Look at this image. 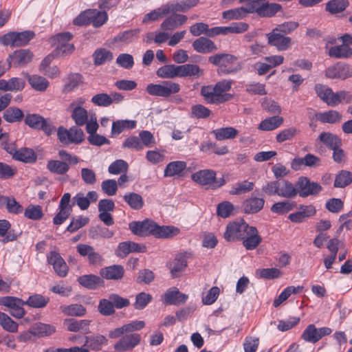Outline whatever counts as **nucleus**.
<instances>
[{
  "instance_id": "obj_1",
  "label": "nucleus",
  "mask_w": 352,
  "mask_h": 352,
  "mask_svg": "<svg viewBox=\"0 0 352 352\" xmlns=\"http://www.w3.org/2000/svg\"><path fill=\"white\" fill-rule=\"evenodd\" d=\"M228 242L241 241L248 250L255 249L262 241L256 227L249 226L243 219L230 222L223 233Z\"/></svg>"
},
{
  "instance_id": "obj_2",
  "label": "nucleus",
  "mask_w": 352,
  "mask_h": 352,
  "mask_svg": "<svg viewBox=\"0 0 352 352\" xmlns=\"http://www.w3.org/2000/svg\"><path fill=\"white\" fill-rule=\"evenodd\" d=\"M129 227L133 234L141 237L153 235L156 238H170L179 232V230L175 226H161L148 219L142 221H132Z\"/></svg>"
},
{
  "instance_id": "obj_3",
  "label": "nucleus",
  "mask_w": 352,
  "mask_h": 352,
  "mask_svg": "<svg viewBox=\"0 0 352 352\" xmlns=\"http://www.w3.org/2000/svg\"><path fill=\"white\" fill-rule=\"evenodd\" d=\"M262 190L267 195H277L286 199H292L296 196V184H293L287 179L269 182L263 186Z\"/></svg>"
},
{
  "instance_id": "obj_4",
  "label": "nucleus",
  "mask_w": 352,
  "mask_h": 352,
  "mask_svg": "<svg viewBox=\"0 0 352 352\" xmlns=\"http://www.w3.org/2000/svg\"><path fill=\"white\" fill-rule=\"evenodd\" d=\"M238 58L231 54L219 53L210 56L208 62L218 67L217 72L219 74H232L236 73L239 68L232 65L237 61Z\"/></svg>"
},
{
  "instance_id": "obj_5",
  "label": "nucleus",
  "mask_w": 352,
  "mask_h": 352,
  "mask_svg": "<svg viewBox=\"0 0 352 352\" xmlns=\"http://www.w3.org/2000/svg\"><path fill=\"white\" fill-rule=\"evenodd\" d=\"M217 173L211 169H204L195 172L191 175L193 182L200 186H205L207 189L215 190L226 184L223 177L217 178Z\"/></svg>"
},
{
  "instance_id": "obj_6",
  "label": "nucleus",
  "mask_w": 352,
  "mask_h": 352,
  "mask_svg": "<svg viewBox=\"0 0 352 352\" xmlns=\"http://www.w3.org/2000/svg\"><path fill=\"white\" fill-rule=\"evenodd\" d=\"M25 124L30 128L42 131L46 135H52L56 131V127L50 118H45L40 114H28L24 119Z\"/></svg>"
},
{
  "instance_id": "obj_7",
  "label": "nucleus",
  "mask_w": 352,
  "mask_h": 352,
  "mask_svg": "<svg viewBox=\"0 0 352 352\" xmlns=\"http://www.w3.org/2000/svg\"><path fill=\"white\" fill-rule=\"evenodd\" d=\"M147 93L153 96L168 98L180 91V85L172 81H163L160 84H148L146 88Z\"/></svg>"
},
{
  "instance_id": "obj_8",
  "label": "nucleus",
  "mask_w": 352,
  "mask_h": 352,
  "mask_svg": "<svg viewBox=\"0 0 352 352\" xmlns=\"http://www.w3.org/2000/svg\"><path fill=\"white\" fill-rule=\"evenodd\" d=\"M34 35L32 31L12 32L0 37V43L3 45H10L12 47L25 46L29 43Z\"/></svg>"
},
{
  "instance_id": "obj_9",
  "label": "nucleus",
  "mask_w": 352,
  "mask_h": 352,
  "mask_svg": "<svg viewBox=\"0 0 352 352\" xmlns=\"http://www.w3.org/2000/svg\"><path fill=\"white\" fill-rule=\"evenodd\" d=\"M57 136L59 141L63 144H80L84 140V133L77 126L71 127L69 130L60 126L57 130Z\"/></svg>"
},
{
  "instance_id": "obj_10",
  "label": "nucleus",
  "mask_w": 352,
  "mask_h": 352,
  "mask_svg": "<svg viewBox=\"0 0 352 352\" xmlns=\"http://www.w3.org/2000/svg\"><path fill=\"white\" fill-rule=\"evenodd\" d=\"M296 195L298 194L301 197H307L309 196H316L322 190V186L315 182H311L307 177H300L296 182Z\"/></svg>"
},
{
  "instance_id": "obj_11",
  "label": "nucleus",
  "mask_w": 352,
  "mask_h": 352,
  "mask_svg": "<svg viewBox=\"0 0 352 352\" xmlns=\"http://www.w3.org/2000/svg\"><path fill=\"white\" fill-rule=\"evenodd\" d=\"M325 76L330 79L344 80L352 77V67L344 63L338 62L326 69Z\"/></svg>"
},
{
  "instance_id": "obj_12",
  "label": "nucleus",
  "mask_w": 352,
  "mask_h": 352,
  "mask_svg": "<svg viewBox=\"0 0 352 352\" xmlns=\"http://www.w3.org/2000/svg\"><path fill=\"white\" fill-rule=\"evenodd\" d=\"M200 94L206 103L212 104H221L232 98V95L219 94L212 85L203 86L201 88Z\"/></svg>"
},
{
  "instance_id": "obj_13",
  "label": "nucleus",
  "mask_w": 352,
  "mask_h": 352,
  "mask_svg": "<svg viewBox=\"0 0 352 352\" xmlns=\"http://www.w3.org/2000/svg\"><path fill=\"white\" fill-rule=\"evenodd\" d=\"M25 305V301L13 296H5L0 298V305L10 308V314L16 318H23L25 311L23 306Z\"/></svg>"
},
{
  "instance_id": "obj_14",
  "label": "nucleus",
  "mask_w": 352,
  "mask_h": 352,
  "mask_svg": "<svg viewBox=\"0 0 352 352\" xmlns=\"http://www.w3.org/2000/svg\"><path fill=\"white\" fill-rule=\"evenodd\" d=\"M266 37L268 45L276 47L278 51H285L290 48L292 44V38L289 36L274 30L266 34Z\"/></svg>"
},
{
  "instance_id": "obj_15",
  "label": "nucleus",
  "mask_w": 352,
  "mask_h": 352,
  "mask_svg": "<svg viewBox=\"0 0 352 352\" xmlns=\"http://www.w3.org/2000/svg\"><path fill=\"white\" fill-rule=\"evenodd\" d=\"M141 336L139 333H126L113 346L116 352L131 351L140 343Z\"/></svg>"
},
{
  "instance_id": "obj_16",
  "label": "nucleus",
  "mask_w": 352,
  "mask_h": 352,
  "mask_svg": "<svg viewBox=\"0 0 352 352\" xmlns=\"http://www.w3.org/2000/svg\"><path fill=\"white\" fill-rule=\"evenodd\" d=\"M331 331V329L329 327L317 329L314 324H309L305 329L301 337L305 341L316 343L323 336L329 335Z\"/></svg>"
},
{
  "instance_id": "obj_17",
  "label": "nucleus",
  "mask_w": 352,
  "mask_h": 352,
  "mask_svg": "<svg viewBox=\"0 0 352 352\" xmlns=\"http://www.w3.org/2000/svg\"><path fill=\"white\" fill-rule=\"evenodd\" d=\"M321 159L311 154L307 153L304 157H295L291 162V167L294 170H298L302 166L315 168L321 165Z\"/></svg>"
},
{
  "instance_id": "obj_18",
  "label": "nucleus",
  "mask_w": 352,
  "mask_h": 352,
  "mask_svg": "<svg viewBox=\"0 0 352 352\" xmlns=\"http://www.w3.org/2000/svg\"><path fill=\"white\" fill-rule=\"evenodd\" d=\"M33 53L30 50L21 49L15 50L8 56L14 67H24L32 60Z\"/></svg>"
},
{
  "instance_id": "obj_19",
  "label": "nucleus",
  "mask_w": 352,
  "mask_h": 352,
  "mask_svg": "<svg viewBox=\"0 0 352 352\" xmlns=\"http://www.w3.org/2000/svg\"><path fill=\"white\" fill-rule=\"evenodd\" d=\"M77 252L82 256H87L90 265H100L103 261L102 256L95 252L94 248L89 245L80 243L76 246Z\"/></svg>"
},
{
  "instance_id": "obj_20",
  "label": "nucleus",
  "mask_w": 352,
  "mask_h": 352,
  "mask_svg": "<svg viewBox=\"0 0 352 352\" xmlns=\"http://www.w3.org/2000/svg\"><path fill=\"white\" fill-rule=\"evenodd\" d=\"M264 204L263 198L251 196L242 202L241 210L245 214H255L263 208Z\"/></svg>"
},
{
  "instance_id": "obj_21",
  "label": "nucleus",
  "mask_w": 352,
  "mask_h": 352,
  "mask_svg": "<svg viewBox=\"0 0 352 352\" xmlns=\"http://www.w3.org/2000/svg\"><path fill=\"white\" fill-rule=\"evenodd\" d=\"M188 296L179 291L176 287L168 289L163 295V302L165 305H179L184 304Z\"/></svg>"
},
{
  "instance_id": "obj_22",
  "label": "nucleus",
  "mask_w": 352,
  "mask_h": 352,
  "mask_svg": "<svg viewBox=\"0 0 352 352\" xmlns=\"http://www.w3.org/2000/svg\"><path fill=\"white\" fill-rule=\"evenodd\" d=\"M47 261L53 265L54 271L59 276L65 277L67 274V265L59 253L51 252L47 256Z\"/></svg>"
},
{
  "instance_id": "obj_23",
  "label": "nucleus",
  "mask_w": 352,
  "mask_h": 352,
  "mask_svg": "<svg viewBox=\"0 0 352 352\" xmlns=\"http://www.w3.org/2000/svg\"><path fill=\"white\" fill-rule=\"evenodd\" d=\"M85 344L82 346H87V349L94 351H101L103 346L108 344L107 338L101 334L87 336L85 337Z\"/></svg>"
},
{
  "instance_id": "obj_24",
  "label": "nucleus",
  "mask_w": 352,
  "mask_h": 352,
  "mask_svg": "<svg viewBox=\"0 0 352 352\" xmlns=\"http://www.w3.org/2000/svg\"><path fill=\"white\" fill-rule=\"evenodd\" d=\"M187 20L186 15L173 14L161 23L160 28L164 31H171L185 24Z\"/></svg>"
},
{
  "instance_id": "obj_25",
  "label": "nucleus",
  "mask_w": 352,
  "mask_h": 352,
  "mask_svg": "<svg viewBox=\"0 0 352 352\" xmlns=\"http://www.w3.org/2000/svg\"><path fill=\"white\" fill-rule=\"evenodd\" d=\"M124 268L121 265H113L101 269L100 274L107 280H118L124 275Z\"/></svg>"
},
{
  "instance_id": "obj_26",
  "label": "nucleus",
  "mask_w": 352,
  "mask_h": 352,
  "mask_svg": "<svg viewBox=\"0 0 352 352\" xmlns=\"http://www.w3.org/2000/svg\"><path fill=\"white\" fill-rule=\"evenodd\" d=\"M282 10L281 5L276 3H263L258 8H252V13H256L261 17H272Z\"/></svg>"
},
{
  "instance_id": "obj_27",
  "label": "nucleus",
  "mask_w": 352,
  "mask_h": 352,
  "mask_svg": "<svg viewBox=\"0 0 352 352\" xmlns=\"http://www.w3.org/2000/svg\"><path fill=\"white\" fill-rule=\"evenodd\" d=\"M316 213L315 207L312 205H300V210L289 214V219L296 223H302L305 219L314 216Z\"/></svg>"
},
{
  "instance_id": "obj_28",
  "label": "nucleus",
  "mask_w": 352,
  "mask_h": 352,
  "mask_svg": "<svg viewBox=\"0 0 352 352\" xmlns=\"http://www.w3.org/2000/svg\"><path fill=\"white\" fill-rule=\"evenodd\" d=\"M192 45L194 50L201 54L210 53L218 49L212 40L204 36H201L195 40Z\"/></svg>"
},
{
  "instance_id": "obj_29",
  "label": "nucleus",
  "mask_w": 352,
  "mask_h": 352,
  "mask_svg": "<svg viewBox=\"0 0 352 352\" xmlns=\"http://www.w3.org/2000/svg\"><path fill=\"white\" fill-rule=\"evenodd\" d=\"M204 74V71L199 65L195 64H184L179 65V77H192L199 78Z\"/></svg>"
},
{
  "instance_id": "obj_30",
  "label": "nucleus",
  "mask_w": 352,
  "mask_h": 352,
  "mask_svg": "<svg viewBox=\"0 0 352 352\" xmlns=\"http://www.w3.org/2000/svg\"><path fill=\"white\" fill-rule=\"evenodd\" d=\"M78 282L89 289H96L104 285L102 278L94 274L82 275L78 278Z\"/></svg>"
},
{
  "instance_id": "obj_31",
  "label": "nucleus",
  "mask_w": 352,
  "mask_h": 352,
  "mask_svg": "<svg viewBox=\"0 0 352 352\" xmlns=\"http://www.w3.org/2000/svg\"><path fill=\"white\" fill-rule=\"evenodd\" d=\"M83 76L79 73H71L65 78L63 93L71 92L83 83Z\"/></svg>"
},
{
  "instance_id": "obj_32",
  "label": "nucleus",
  "mask_w": 352,
  "mask_h": 352,
  "mask_svg": "<svg viewBox=\"0 0 352 352\" xmlns=\"http://www.w3.org/2000/svg\"><path fill=\"white\" fill-rule=\"evenodd\" d=\"M91 320H76L70 319L67 322V330L72 332L82 331L84 333L87 334L90 333L89 324Z\"/></svg>"
},
{
  "instance_id": "obj_33",
  "label": "nucleus",
  "mask_w": 352,
  "mask_h": 352,
  "mask_svg": "<svg viewBox=\"0 0 352 352\" xmlns=\"http://www.w3.org/2000/svg\"><path fill=\"white\" fill-rule=\"evenodd\" d=\"M318 138L331 150L336 148L338 146H341L342 144L340 138L329 132H323L320 133Z\"/></svg>"
},
{
  "instance_id": "obj_34",
  "label": "nucleus",
  "mask_w": 352,
  "mask_h": 352,
  "mask_svg": "<svg viewBox=\"0 0 352 352\" xmlns=\"http://www.w3.org/2000/svg\"><path fill=\"white\" fill-rule=\"evenodd\" d=\"M26 78L31 87L36 91H44L49 87V81L43 76L27 74Z\"/></svg>"
},
{
  "instance_id": "obj_35",
  "label": "nucleus",
  "mask_w": 352,
  "mask_h": 352,
  "mask_svg": "<svg viewBox=\"0 0 352 352\" xmlns=\"http://www.w3.org/2000/svg\"><path fill=\"white\" fill-rule=\"evenodd\" d=\"M249 13H252V8L242 6L223 12L222 17L227 20H237L245 17Z\"/></svg>"
},
{
  "instance_id": "obj_36",
  "label": "nucleus",
  "mask_w": 352,
  "mask_h": 352,
  "mask_svg": "<svg viewBox=\"0 0 352 352\" xmlns=\"http://www.w3.org/2000/svg\"><path fill=\"white\" fill-rule=\"evenodd\" d=\"M296 207L295 201L288 199L274 204L270 208L273 213L283 215L294 210Z\"/></svg>"
},
{
  "instance_id": "obj_37",
  "label": "nucleus",
  "mask_w": 352,
  "mask_h": 352,
  "mask_svg": "<svg viewBox=\"0 0 352 352\" xmlns=\"http://www.w3.org/2000/svg\"><path fill=\"white\" fill-rule=\"evenodd\" d=\"M212 133L214 134L217 140L221 141L234 139L239 134V131L234 127L228 126L214 129Z\"/></svg>"
},
{
  "instance_id": "obj_38",
  "label": "nucleus",
  "mask_w": 352,
  "mask_h": 352,
  "mask_svg": "<svg viewBox=\"0 0 352 352\" xmlns=\"http://www.w3.org/2000/svg\"><path fill=\"white\" fill-rule=\"evenodd\" d=\"M318 120L322 123L336 124L342 120V114L336 110H329L318 115Z\"/></svg>"
},
{
  "instance_id": "obj_39",
  "label": "nucleus",
  "mask_w": 352,
  "mask_h": 352,
  "mask_svg": "<svg viewBox=\"0 0 352 352\" xmlns=\"http://www.w3.org/2000/svg\"><path fill=\"white\" fill-rule=\"evenodd\" d=\"M329 55L336 58H348L352 56V48L347 45H340L331 47Z\"/></svg>"
},
{
  "instance_id": "obj_40",
  "label": "nucleus",
  "mask_w": 352,
  "mask_h": 352,
  "mask_svg": "<svg viewBox=\"0 0 352 352\" xmlns=\"http://www.w3.org/2000/svg\"><path fill=\"white\" fill-rule=\"evenodd\" d=\"M123 199L129 207L133 210H139L144 206L142 197L136 192H127L123 196Z\"/></svg>"
},
{
  "instance_id": "obj_41",
  "label": "nucleus",
  "mask_w": 352,
  "mask_h": 352,
  "mask_svg": "<svg viewBox=\"0 0 352 352\" xmlns=\"http://www.w3.org/2000/svg\"><path fill=\"white\" fill-rule=\"evenodd\" d=\"M283 121V118L278 116L270 117L261 121L258 125V129L261 131H272L279 127Z\"/></svg>"
},
{
  "instance_id": "obj_42",
  "label": "nucleus",
  "mask_w": 352,
  "mask_h": 352,
  "mask_svg": "<svg viewBox=\"0 0 352 352\" xmlns=\"http://www.w3.org/2000/svg\"><path fill=\"white\" fill-rule=\"evenodd\" d=\"M351 184H352V173L346 170H342L336 174L333 186L343 188Z\"/></svg>"
},
{
  "instance_id": "obj_43",
  "label": "nucleus",
  "mask_w": 352,
  "mask_h": 352,
  "mask_svg": "<svg viewBox=\"0 0 352 352\" xmlns=\"http://www.w3.org/2000/svg\"><path fill=\"white\" fill-rule=\"evenodd\" d=\"M186 168V163L183 161H174L168 163L164 170L165 177L180 175Z\"/></svg>"
},
{
  "instance_id": "obj_44",
  "label": "nucleus",
  "mask_w": 352,
  "mask_h": 352,
  "mask_svg": "<svg viewBox=\"0 0 352 352\" xmlns=\"http://www.w3.org/2000/svg\"><path fill=\"white\" fill-rule=\"evenodd\" d=\"M47 168L52 173L64 175L69 170V165L61 160H51L47 162Z\"/></svg>"
},
{
  "instance_id": "obj_45",
  "label": "nucleus",
  "mask_w": 352,
  "mask_h": 352,
  "mask_svg": "<svg viewBox=\"0 0 352 352\" xmlns=\"http://www.w3.org/2000/svg\"><path fill=\"white\" fill-rule=\"evenodd\" d=\"M349 5L348 0H330L326 3L325 10L331 14L343 12Z\"/></svg>"
},
{
  "instance_id": "obj_46",
  "label": "nucleus",
  "mask_w": 352,
  "mask_h": 352,
  "mask_svg": "<svg viewBox=\"0 0 352 352\" xmlns=\"http://www.w3.org/2000/svg\"><path fill=\"white\" fill-rule=\"evenodd\" d=\"M14 159L25 163H33L36 160V155L32 149L24 148L14 152Z\"/></svg>"
},
{
  "instance_id": "obj_47",
  "label": "nucleus",
  "mask_w": 352,
  "mask_h": 352,
  "mask_svg": "<svg viewBox=\"0 0 352 352\" xmlns=\"http://www.w3.org/2000/svg\"><path fill=\"white\" fill-rule=\"evenodd\" d=\"M156 74L162 78H175L179 77V65H166L160 67Z\"/></svg>"
},
{
  "instance_id": "obj_48",
  "label": "nucleus",
  "mask_w": 352,
  "mask_h": 352,
  "mask_svg": "<svg viewBox=\"0 0 352 352\" xmlns=\"http://www.w3.org/2000/svg\"><path fill=\"white\" fill-rule=\"evenodd\" d=\"M49 302V297L38 294H34L29 296L28 300L25 301V304L30 307L40 309L45 307Z\"/></svg>"
},
{
  "instance_id": "obj_49",
  "label": "nucleus",
  "mask_w": 352,
  "mask_h": 352,
  "mask_svg": "<svg viewBox=\"0 0 352 352\" xmlns=\"http://www.w3.org/2000/svg\"><path fill=\"white\" fill-rule=\"evenodd\" d=\"M254 184L248 180L239 182L234 184L229 193L232 195H240L252 191L254 188Z\"/></svg>"
},
{
  "instance_id": "obj_50",
  "label": "nucleus",
  "mask_w": 352,
  "mask_h": 352,
  "mask_svg": "<svg viewBox=\"0 0 352 352\" xmlns=\"http://www.w3.org/2000/svg\"><path fill=\"white\" fill-rule=\"evenodd\" d=\"M24 117L23 111L17 107H9L3 113V119L9 122L13 123L20 122Z\"/></svg>"
},
{
  "instance_id": "obj_51",
  "label": "nucleus",
  "mask_w": 352,
  "mask_h": 352,
  "mask_svg": "<svg viewBox=\"0 0 352 352\" xmlns=\"http://www.w3.org/2000/svg\"><path fill=\"white\" fill-rule=\"evenodd\" d=\"M55 331L54 327L39 322L32 327L31 333L38 337H44L52 335Z\"/></svg>"
},
{
  "instance_id": "obj_52",
  "label": "nucleus",
  "mask_w": 352,
  "mask_h": 352,
  "mask_svg": "<svg viewBox=\"0 0 352 352\" xmlns=\"http://www.w3.org/2000/svg\"><path fill=\"white\" fill-rule=\"evenodd\" d=\"M71 115L77 126H83L88 120L87 111L82 107H74Z\"/></svg>"
},
{
  "instance_id": "obj_53",
  "label": "nucleus",
  "mask_w": 352,
  "mask_h": 352,
  "mask_svg": "<svg viewBox=\"0 0 352 352\" xmlns=\"http://www.w3.org/2000/svg\"><path fill=\"white\" fill-rule=\"evenodd\" d=\"M136 126L135 120H117L112 124V134H120L125 129H133Z\"/></svg>"
},
{
  "instance_id": "obj_54",
  "label": "nucleus",
  "mask_w": 352,
  "mask_h": 352,
  "mask_svg": "<svg viewBox=\"0 0 352 352\" xmlns=\"http://www.w3.org/2000/svg\"><path fill=\"white\" fill-rule=\"evenodd\" d=\"M169 14L168 8L166 4L163 5L160 8H158L151 12L146 14L143 18V23H147L149 21H157L160 18L164 17Z\"/></svg>"
},
{
  "instance_id": "obj_55",
  "label": "nucleus",
  "mask_w": 352,
  "mask_h": 352,
  "mask_svg": "<svg viewBox=\"0 0 352 352\" xmlns=\"http://www.w3.org/2000/svg\"><path fill=\"white\" fill-rule=\"evenodd\" d=\"M114 234V232L110 230L109 228L103 226H96L91 228L89 232V236L90 238L97 239L98 238H111Z\"/></svg>"
},
{
  "instance_id": "obj_56",
  "label": "nucleus",
  "mask_w": 352,
  "mask_h": 352,
  "mask_svg": "<svg viewBox=\"0 0 352 352\" xmlns=\"http://www.w3.org/2000/svg\"><path fill=\"white\" fill-rule=\"evenodd\" d=\"M62 312L67 316H82L86 314V309L79 304L60 306Z\"/></svg>"
},
{
  "instance_id": "obj_57",
  "label": "nucleus",
  "mask_w": 352,
  "mask_h": 352,
  "mask_svg": "<svg viewBox=\"0 0 352 352\" xmlns=\"http://www.w3.org/2000/svg\"><path fill=\"white\" fill-rule=\"evenodd\" d=\"M91 23L94 28H100L108 20V14L106 11H99L96 9H91Z\"/></svg>"
},
{
  "instance_id": "obj_58",
  "label": "nucleus",
  "mask_w": 352,
  "mask_h": 352,
  "mask_svg": "<svg viewBox=\"0 0 352 352\" xmlns=\"http://www.w3.org/2000/svg\"><path fill=\"white\" fill-rule=\"evenodd\" d=\"M0 325L4 330L11 333H15L18 330V324L3 312H0Z\"/></svg>"
},
{
  "instance_id": "obj_59",
  "label": "nucleus",
  "mask_w": 352,
  "mask_h": 352,
  "mask_svg": "<svg viewBox=\"0 0 352 352\" xmlns=\"http://www.w3.org/2000/svg\"><path fill=\"white\" fill-rule=\"evenodd\" d=\"M200 148L203 152L207 153L211 151L219 155H225L228 153L227 146H224L219 147L216 143L212 142H206L202 143Z\"/></svg>"
},
{
  "instance_id": "obj_60",
  "label": "nucleus",
  "mask_w": 352,
  "mask_h": 352,
  "mask_svg": "<svg viewBox=\"0 0 352 352\" xmlns=\"http://www.w3.org/2000/svg\"><path fill=\"white\" fill-rule=\"evenodd\" d=\"M211 114V111L203 104H195L191 107L190 117L197 119L208 118Z\"/></svg>"
},
{
  "instance_id": "obj_61",
  "label": "nucleus",
  "mask_w": 352,
  "mask_h": 352,
  "mask_svg": "<svg viewBox=\"0 0 352 352\" xmlns=\"http://www.w3.org/2000/svg\"><path fill=\"white\" fill-rule=\"evenodd\" d=\"M98 310L104 316H111L115 314V309L113 302L109 298L108 299L102 298L100 300Z\"/></svg>"
},
{
  "instance_id": "obj_62",
  "label": "nucleus",
  "mask_w": 352,
  "mask_h": 352,
  "mask_svg": "<svg viewBox=\"0 0 352 352\" xmlns=\"http://www.w3.org/2000/svg\"><path fill=\"white\" fill-rule=\"evenodd\" d=\"M94 63L96 65H102L113 59V54L106 49L97 50L94 54Z\"/></svg>"
},
{
  "instance_id": "obj_63",
  "label": "nucleus",
  "mask_w": 352,
  "mask_h": 352,
  "mask_svg": "<svg viewBox=\"0 0 352 352\" xmlns=\"http://www.w3.org/2000/svg\"><path fill=\"white\" fill-rule=\"evenodd\" d=\"M187 265L186 259L182 256H177L170 264V273L173 278L178 276V274L182 272Z\"/></svg>"
},
{
  "instance_id": "obj_64",
  "label": "nucleus",
  "mask_w": 352,
  "mask_h": 352,
  "mask_svg": "<svg viewBox=\"0 0 352 352\" xmlns=\"http://www.w3.org/2000/svg\"><path fill=\"white\" fill-rule=\"evenodd\" d=\"M234 205L228 201L219 203L217 207V214L222 218L229 217L234 211Z\"/></svg>"
}]
</instances>
